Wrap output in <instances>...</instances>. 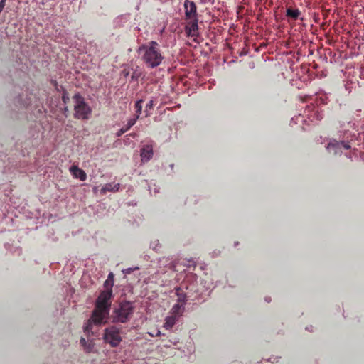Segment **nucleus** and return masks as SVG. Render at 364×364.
<instances>
[{
  "label": "nucleus",
  "instance_id": "1",
  "mask_svg": "<svg viewBox=\"0 0 364 364\" xmlns=\"http://www.w3.org/2000/svg\"><path fill=\"white\" fill-rule=\"evenodd\" d=\"M112 296V290L102 291L96 300V306L94 309L92 318L84 325V333L89 334L92 323L96 325L105 323L109 315L110 308V299Z\"/></svg>",
  "mask_w": 364,
  "mask_h": 364
},
{
  "label": "nucleus",
  "instance_id": "2",
  "mask_svg": "<svg viewBox=\"0 0 364 364\" xmlns=\"http://www.w3.org/2000/svg\"><path fill=\"white\" fill-rule=\"evenodd\" d=\"M138 52L146 68H154L161 65L164 57L162 56L159 45L156 41H151L139 47Z\"/></svg>",
  "mask_w": 364,
  "mask_h": 364
},
{
  "label": "nucleus",
  "instance_id": "3",
  "mask_svg": "<svg viewBox=\"0 0 364 364\" xmlns=\"http://www.w3.org/2000/svg\"><path fill=\"white\" fill-rule=\"evenodd\" d=\"M74 102V117L86 120L90 118L91 114V108L84 100L82 96L79 93L73 95Z\"/></svg>",
  "mask_w": 364,
  "mask_h": 364
},
{
  "label": "nucleus",
  "instance_id": "4",
  "mask_svg": "<svg viewBox=\"0 0 364 364\" xmlns=\"http://www.w3.org/2000/svg\"><path fill=\"white\" fill-rule=\"evenodd\" d=\"M133 314L132 304L129 301H124L119 304L118 308L114 311L113 321L126 323L129 320Z\"/></svg>",
  "mask_w": 364,
  "mask_h": 364
},
{
  "label": "nucleus",
  "instance_id": "5",
  "mask_svg": "<svg viewBox=\"0 0 364 364\" xmlns=\"http://www.w3.org/2000/svg\"><path fill=\"white\" fill-rule=\"evenodd\" d=\"M103 341H105V343L110 345L112 347L118 346L122 341L119 328L114 326L106 328L105 333H103Z\"/></svg>",
  "mask_w": 364,
  "mask_h": 364
},
{
  "label": "nucleus",
  "instance_id": "6",
  "mask_svg": "<svg viewBox=\"0 0 364 364\" xmlns=\"http://www.w3.org/2000/svg\"><path fill=\"white\" fill-rule=\"evenodd\" d=\"M185 33L189 38H193L194 42L198 43V20H189L185 25Z\"/></svg>",
  "mask_w": 364,
  "mask_h": 364
},
{
  "label": "nucleus",
  "instance_id": "7",
  "mask_svg": "<svg viewBox=\"0 0 364 364\" xmlns=\"http://www.w3.org/2000/svg\"><path fill=\"white\" fill-rule=\"evenodd\" d=\"M350 145L348 141H336V140L331 141L326 146V150L335 155L342 153L343 150L350 149Z\"/></svg>",
  "mask_w": 364,
  "mask_h": 364
},
{
  "label": "nucleus",
  "instance_id": "8",
  "mask_svg": "<svg viewBox=\"0 0 364 364\" xmlns=\"http://www.w3.org/2000/svg\"><path fill=\"white\" fill-rule=\"evenodd\" d=\"M184 9L186 18L188 20H198V14L196 13L195 2L185 0Z\"/></svg>",
  "mask_w": 364,
  "mask_h": 364
},
{
  "label": "nucleus",
  "instance_id": "9",
  "mask_svg": "<svg viewBox=\"0 0 364 364\" xmlns=\"http://www.w3.org/2000/svg\"><path fill=\"white\" fill-rule=\"evenodd\" d=\"M304 114H306L307 118H309L310 121L314 122H318L323 118L322 111L315 106L307 107L306 111H304Z\"/></svg>",
  "mask_w": 364,
  "mask_h": 364
},
{
  "label": "nucleus",
  "instance_id": "10",
  "mask_svg": "<svg viewBox=\"0 0 364 364\" xmlns=\"http://www.w3.org/2000/svg\"><path fill=\"white\" fill-rule=\"evenodd\" d=\"M153 156V144L152 141L149 144L143 145L141 149V157L143 163H146L151 159Z\"/></svg>",
  "mask_w": 364,
  "mask_h": 364
},
{
  "label": "nucleus",
  "instance_id": "11",
  "mask_svg": "<svg viewBox=\"0 0 364 364\" xmlns=\"http://www.w3.org/2000/svg\"><path fill=\"white\" fill-rule=\"evenodd\" d=\"M70 173L73 177L77 178L82 181H86L87 175L83 169L79 168L76 165H73L70 167Z\"/></svg>",
  "mask_w": 364,
  "mask_h": 364
},
{
  "label": "nucleus",
  "instance_id": "12",
  "mask_svg": "<svg viewBox=\"0 0 364 364\" xmlns=\"http://www.w3.org/2000/svg\"><path fill=\"white\" fill-rule=\"evenodd\" d=\"M179 316L169 315L165 318L164 327L166 330H171L178 321Z\"/></svg>",
  "mask_w": 364,
  "mask_h": 364
},
{
  "label": "nucleus",
  "instance_id": "13",
  "mask_svg": "<svg viewBox=\"0 0 364 364\" xmlns=\"http://www.w3.org/2000/svg\"><path fill=\"white\" fill-rule=\"evenodd\" d=\"M119 189V183H108L102 188V193L105 194L107 191L117 192Z\"/></svg>",
  "mask_w": 364,
  "mask_h": 364
},
{
  "label": "nucleus",
  "instance_id": "14",
  "mask_svg": "<svg viewBox=\"0 0 364 364\" xmlns=\"http://www.w3.org/2000/svg\"><path fill=\"white\" fill-rule=\"evenodd\" d=\"M80 346H82L83 350H85L86 353H92L94 348L93 341L91 340H85L84 338H80Z\"/></svg>",
  "mask_w": 364,
  "mask_h": 364
},
{
  "label": "nucleus",
  "instance_id": "15",
  "mask_svg": "<svg viewBox=\"0 0 364 364\" xmlns=\"http://www.w3.org/2000/svg\"><path fill=\"white\" fill-rule=\"evenodd\" d=\"M184 310V307L179 304H175L173 307L171 309V315L180 316Z\"/></svg>",
  "mask_w": 364,
  "mask_h": 364
},
{
  "label": "nucleus",
  "instance_id": "16",
  "mask_svg": "<svg viewBox=\"0 0 364 364\" xmlns=\"http://www.w3.org/2000/svg\"><path fill=\"white\" fill-rule=\"evenodd\" d=\"M300 14V11L299 9H287L286 15L287 17H289L293 20H296L299 18Z\"/></svg>",
  "mask_w": 364,
  "mask_h": 364
},
{
  "label": "nucleus",
  "instance_id": "17",
  "mask_svg": "<svg viewBox=\"0 0 364 364\" xmlns=\"http://www.w3.org/2000/svg\"><path fill=\"white\" fill-rule=\"evenodd\" d=\"M113 277V273H109L108 275V278H107V279L105 280V287L106 290H112V289L114 284Z\"/></svg>",
  "mask_w": 364,
  "mask_h": 364
},
{
  "label": "nucleus",
  "instance_id": "18",
  "mask_svg": "<svg viewBox=\"0 0 364 364\" xmlns=\"http://www.w3.org/2000/svg\"><path fill=\"white\" fill-rule=\"evenodd\" d=\"M139 118V115H135L134 117L129 119L128 122H127L125 127H127V129H131L132 127H133L136 124V122Z\"/></svg>",
  "mask_w": 364,
  "mask_h": 364
},
{
  "label": "nucleus",
  "instance_id": "19",
  "mask_svg": "<svg viewBox=\"0 0 364 364\" xmlns=\"http://www.w3.org/2000/svg\"><path fill=\"white\" fill-rule=\"evenodd\" d=\"M136 115H140L142 112V100H139L135 103Z\"/></svg>",
  "mask_w": 364,
  "mask_h": 364
},
{
  "label": "nucleus",
  "instance_id": "20",
  "mask_svg": "<svg viewBox=\"0 0 364 364\" xmlns=\"http://www.w3.org/2000/svg\"><path fill=\"white\" fill-rule=\"evenodd\" d=\"M152 107H153V101L150 100V101H149L148 103H146V107H145V109H145V113H146L145 116L146 117L149 116L150 113L149 112V110L151 109Z\"/></svg>",
  "mask_w": 364,
  "mask_h": 364
},
{
  "label": "nucleus",
  "instance_id": "21",
  "mask_svg": "<svg viewBox=\"0 0 364 364\" xmlns=\"http://www.w3.org/2000/svg\"><path fill=\"white\" fill-rule=\"evenodd\" d=\"M129 129H127V127H122L121 129H119V130L118 131V132H117V136H120L122 135V134H124V132H126L127 131H128Z\"/></svg>",
  "mask_w": 364,
  "mask_h": 364
},
{
  "label": "nucleus",
  "instance_id": "22",
  "mask_svg": "<svg viewBox=\"0 0 364 364\" xmlns=\"http://www.w3.org/2000/svg\"><path fill=\"white\" fill-rule=\"evenodd\" d=\"M5 3H6V0H1L0 1V13L4 10L5 6Z\"/></svg>",
  "mask_w": 364,
  "mask_h": 364
},
{
  "label": "nucleus",
  "instance_id": "23",
  "mask_svg": "<svg viewBox=\"0 0 364 364\" xmlns=\"http://www.w3.org/2000/svg\"><path fill=\"white\" fill-rule=\"evenodd\" d=\"M132 272V268H127L125 270H123V272L126 273V274H130V272Z\"/></svg>",
  "mask_w": 364,
  "mask_h": 364
},
{
  "label": "nucleus",
  "instance_id": "24",
  "mask_svg": "<svg viewBox=\"0 0 364 364\" xmlns=\"http://www.w3.org/2000/svg\"><path fill=\"white\" fill-rule=\"evenodd\" d=\"M63 102H66L65 100H67V98L63 95Z\"/></svg>",
  "mask_w": 364,
  "mask_h": 364
},
{
  "label": "nucleus",
  "instance_id": "25",
  "mask_svg": "<svg viewBox=\"0 0 364 364\" xmlns=\"http://www.w3.org/2000/svg\"><path fill=\"white\" fill-rule=\"evenodd\" d=\"M266 301L269 302L270 301L269 299H266Z\"/></svg>",
  "mask_w": 364,
  "mask_h": 364
},
{
  "label": "nucleus",
  "instance_id": "26",
  "mask_svg": "<svg viewBox=\"0 0 364 364\" xmlns=\"http://www.w3.org/2000/svg\"><path fill=\"white\" fill-rule=\"evenodd\" d=\"M300 118H301V117H300V115H299V117H296V119H300Z\"/></svg>",
  "mask_w": 364,
  "mask_h": 364
}]
</instances>
